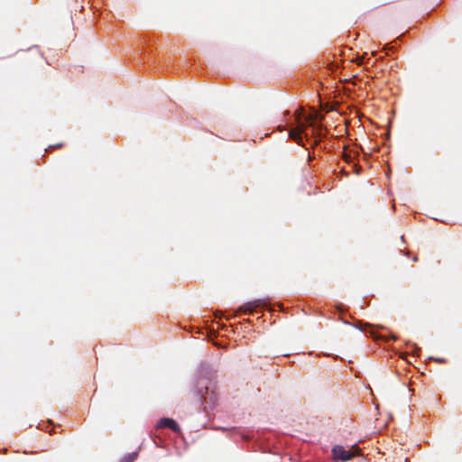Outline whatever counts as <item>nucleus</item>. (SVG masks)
I'll return each instance as SVG.
<instances>
[{
    "mask_svg": "<svg viewBox=\"0 0 462 462\" xmlns=\"http://www.w3.org/2000/svg\"><path fill=\"white\" fill-rule=\"evenodd\" d=\"M361 449L357 445H353L349 448H346L343 446H335L332 448V454L335 459L342 462L348 461L354 457L360 454Z\"/></svg>",
    "mask_w": 462,
    "mask_h": 462,
    "instance_id": "f257e3e1",
    "label": "nucleus"
},
{
    "mask_svg": "<svg viewBox=\"0 0 462 462\" xmlns=\"http://www.w3.org/2000/svg\"><path fill=\"white\" fill-rule=\"evenodd\" d=\"M196 387L198 394L206 403H213L215 402L214 393L209 392L208 383H205L204 381H198Z\"/></svg>",
    "mask_w": 462,
    "mask_h": 462,
    "instance_id": "f03ea898",
    "label": "nucleus"
},
{
    "mask_svg": "<svg viewBox=\"0 0 462 462\" xmlns=\"http://www.w3.org/2000/svg\"><path fill=\"white\" fill-rule=\"evenodd\" d=\"M165 427L170 428L171 430H172L175 432L180 431V427H179L178 423L172 419L163 418L158 421V423H157L158 429H162V428H165Z\"/></svg>",
    "mask_w": 462,
    "mask_h": 462,
    "instance_id": "7ed1b4c3",
    "label": "nucleus"
},
{
    "mask_svg": "<svg viewBox=\"0 0 462 462\" xmlns=\"http://www.w3.org/2000/svg\"><path fill=\"white\" fill-rule=\"evenodd\" d=\"M262 304V300H255L245 303L240 308V310L244 312H253L256 308L260 307Z\"/></svg>",
    "mask_w": 462,
    "mask_h": 462,
    "instance_id": "20e7f679",
    "label": "nucleus"
},
{
    "mask_svg": "<svg viewBox=\"0 0 462 462\" xmlns=\"http://www.w3.org/2000/svg\"><path fill=\"white\" fill-rule=\"evenodd\" d=\"M304 128H305L304 125H300L299 127L291 129L289 133L290 137L291 139H293L294 141H296L297 143H300V142H301L300 134L304 131Z\"/></svg>",
    "mask_w": 462,
    "mask_h": 462,
    "instance_id": "39448f33",
    "label": "nucleus"
},
{
    "mask_svg": "<svg viewBox=\"0 0 462 462\" xmlns=\"http://www.w3.org/2000/svg\"><path fill=\"white\" fill-rule=\"evenodd\" d=\"M137 456L136 452H133L129 454L127 457H124L121 462H133Z\"/></svg>",
    "mask_w": 462,
    "mask_h": 462,
    "instance_id": "423d86ee",
    "label": "nucleus"
},
{
    "mask_svg": "<svg viewBox=\"0 0 462 462\" xmlns=\"http://www.w3.org/2000/svg\"><path fill=\"white\" fill-rule=\"evenodd\" d=\"M345 159H346V161H348L349 156H348V155H345Z\"/></svg>",
    "mask_w": 462,
    "mask_h": 462,
    "instance_id": "0eeeda50",
    "label": "nucleus"
}]
</instances>
